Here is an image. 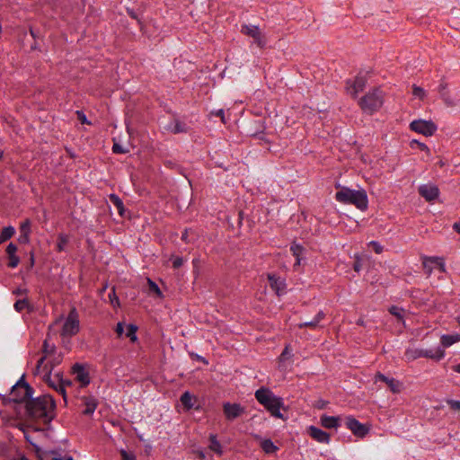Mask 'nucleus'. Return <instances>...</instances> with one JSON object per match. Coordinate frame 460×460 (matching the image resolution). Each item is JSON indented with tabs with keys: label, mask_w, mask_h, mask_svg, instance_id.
Wrapping results in <instances>:
<instances>
[{
	"label": "nucleus",
	"mask_w": 460,
	"mask_h": 460,
	"mask_svg": "<svg viewBox=\"0 0 460 460\" xmlns=\"http://www.w3.org/2000/svg\"><path fill=\"white\" fill-rule=\"evenodd\" d=\"M40 354L33 373L49 378V374L63 361V354L58 351L55 344L49 342V335L43 341Z\"/></svg>",
	"instance_id": "nucleus-1"
},
{
	"label": "nucleus",
	"mask_w": 460,
	"mask_h": 460,
	"mask_svg": "<svg viewBox=\"0 0 460 460\" xmlns=\"http://www.w3.org/2000/svg\"><path fill=\"white\" fill-rule=\"evenodd\" d=\"M55 402L50 395H43L26 402V412L31 420L49 424L54 418Z\"/></svg>",
	"instance_id": "nucleus-2"
},
{
	"label": "nucleus",
	"mask_w": 460,
	"mask_h": 460,
	"mask_svg": "<svg viewBox=\"0 0 460 460\" xmlns=\"http://www.w3.org/2000/svg\"><path fill=\"white\" fill-rule=\"evenodd\" d=\"M255 398L271 416L280 420H286L284 415L280 412V409H284L283 399L275 395L271 390L267 387H261L255 392Z\"/></svg>",
	"instance_id": "nucleus-3"
},
{
	"label": "nucleus",
	"mask_w": 460,
	"mask_h": 460,
	"mask_svg": "<svg viewBox=\"0 0 460 460\" xmlns=\"http://www.w3.org/2000/svg\"><path fill=\"white\" fill-rule=\"evenodd\" d=\"M337 201L343 204L354 205L357 208L365 211L368 207L367 195L365 190H351L342 187L341 190L335 194Z\"/></svg>",
	"instance_id": "nucleus-4"
},
{
	"label": "nucleus",
	"mask_w": 460,
	"mask_h": 460,
	"mask_svg": "<svg viewBox=\"0 0 460 460\" xmlns=\"http://www.w3.org/2000/svg\"><path fill=\"white\" fill-rule=\"evenodd\" d=\"M384 104V94L378 88H374L361 97L358 105L364 113L372 115Z\"/></svg>",
	"instance_id": "nucleus-5"
},
{
	"label": "nucleus",
	"mask_w": 460,
	"mask_h": 460,
	"mask_svg": "<svg viewBox=\"0 0 460 460\" xmlns=\"http://www.w3.org/2000/svg\"><path fill=\"white\" fill-rule=\"evenodd\" d=\"M404 356L408 361H413L420 358H427L435 361H439L445 357V349L440 347H438L435 349L409 348L405 350Z\"/></svg>",
	"instance_id": "nucleus-6"
},
{
	"label": "nucleus",
	"mask_w": 460,
	"mask_h": 460,
	"mask_svg": "<svg viewBox=\"0 0 460 460\" xmlns=\"http://www.w3.org/2000/svg\"><path fill=\"white\" fill-rule=\"evenodd\" d=\"M32 394L33 389L23 380L18 381L16 385L13 386L11 392L12 400L15 402L29 401L28 399L31 397Z\"/></svg>",
	"instance_id": "nucleus-7"
},
{
	"label": "nucleus",
	"mask_w": 460,
	"mask_h": 460,
	"mask_svg": "<svg viewBox=\"0 0 460 460\" xmlns=\"http://www.w3.org/2000/svg\"><path fill=\"white\" fill-rule=\"evenodd\" d=\"M79 316L75 308H72L64 323L61 334L74 336L79 332Z\"/></svg>",
	"instance_id": "nucleus-8"
},
{
	"label": "nucleus",
	"mask_w": 460,
	"mask_h": 460,
	"mask_svg": "<svg viewBox=\"0 0 460 460\" xmlns=\"http://www.w3.org/2000/svg\"><path fill=\"white\" fill-rule=\"evenodd\" d=\"M437 125L432 120L415 119L410 123V129L425 137H431L437 131Z\"/></svg>",
	"instance_id": "nucleus-9"
},
{
	"label": "nucleus",
	"mask_w": 460,
	"mask_h": 460,
	"mask_svg": "<svg viewBox=\"0 0 460 460\" xmlns=\"http://www.w3.org/2000/svg\"><path fill=\"white\" fill-rule=\"evenodd\" d=\"M421 261L424 272L428 277H429L432 274V264H436L440 272H446V266L444 259L442 257L423 255L421 256Z\"/></svg>",
	"instance_id": "nucleus-10"
},
{
	"label": "nucleus",
	"mask_w": 460,
	"mask_h": 460,
	"mask_svg": "<svg viewBox=\"0 0 460 460\" xmlns=\"http://www.w3.org/2000/svg\"><path fill=\"white\" fill-rule=\"evenodd\" d=\"M241 32L245 34L254 40V42L261 49L264 48L266 45V40L263 33L260 31L258 26L254 25H243L241 29Z\"/></svg>",
	"instance_id": "nucleus-11"
},
{
	"label": "nucleus",
	"mask_w": 460,
	"mask_h": 460,
	"mask_svg": "<svg viewBox=\"0 0 460 460\" xmlns=\"http://www.w3.org/2000/svg\"><path fill=\"white\" fill-rule=\"evenodd\" d=\"M223 412L227 420L233 421L241 417L245 412V409L240 403L225 402Z\"/></svg>",
	"instance_id": "nucleus-12"
},
{
	"label": "nucleus",
	"mask_w": 460,
	"mask_h": 460,
	"mask_svg": "<svg viewBox=\"0 0 460 460\" xmlns=\"http://www.w3.org/2000/svg\"><path fill=\"white\" fill-rule=\"evenodd\" d=\"M346 427L357 437L364 438L368 432L369 428L352 416L346 418Z\"/></svg>",
	"instance_id": "nucleus-13"
},
{
	"label": "nucleus",
	"mask_w": 460,
	"mask_h": 460,
	"mask_svg": "<svg viewBox=\"0 0 460 460\" xmlns=\"http://www.w3.org/2000/svg\"><path fill=\"white\" fill-rule=\"evenodd\" d=\"M270 288L279 296L286 293L287 285L285 279L273 273L267 275Z\"/></svg>",
	"instance_id": "nucleus-14"
},
{
	"label": "nucleus",
	"mask_w": 460,
	"mask_h": 460,
	"mask_svg": "<svg viewBox=\"0 0 460 460\" xmlns=\"http://www.w3.org/2000/svg\"><path fill=\"white\" fill-rule=\"evenodd\" d=\"M419 194L427 201L435 200L439 195V190L436 185L424 184L419 187Z\"/></svg>",
	"instance_id": "nucleus-15"
},
{
	"label": "nucleus",
	"mask_w": 460,
	"mask_h": 460,
	"mask_svg": "<svg viewBox=\"0 0 460 460\" xmlns=\"http://www.w3.org/2000/svg\"><path fill=\"white\" fill-rule=\"evenodd\" d=\"M72 372L75 376L82 386H86L90 384V376L88 371L80 364H75L72 367Z\"/></svg>",
	"instance_id": "nucleus-16"
},
{
	"label": "nucleus",
	"mask_w": 460,
	"mask_h": 460,
	"mask_svg": "<svg viewBox=\"0 0 460 460\" xmlns=\"http://www.w3.org/2000/svg\"><path fill=\"white\" fill-rule=\"evenodd\" d=\"M308 434L319 443L328 444L330 442V434L314 426L308 428Z\"/></svg>",
	"instance_id": "nucleus-17"
},
{
	"label": "nucleus",
	"mask_w": 460,
	"mask_h": 460,
	"mask_svg": "<svg viewBox=\"0 0 460 460\" xmlns=\"http://www.w3.org/2000/svg\"><path fill=\"white\" fill-rule=\"evenodd\" d=\"M367 80L364 76H357L352 84L348 86V92L353 97L356 98L358 96V93L362 92L364 88L366 87Z\"/></svg>",
	"instance_id": "nucleus-18"
},
{
	"label": "nucleus",
	"mask_w": 460,
	"mask_h": 460,
	"mask_svg": "<svg viewBox=\"0 0 460 460\" xmlns=\"http://www.w3.org/2000/svg\"><path fill=\"white\" fill-rule=\"evenodd\" d=\"M448 84L444 80H441L439 85H438V93L440 94V97L443 99L446 105L448 107H453L456 105L455 99L451 96L449 91H448Z\"/></svg>",
	"instance_id": "nucleus-19"
},
{
	"label": "nucleus",
	"mask_w": 460,
	"mask_h": 460,
	"mask_svg": "<svg viewBox=\"0 0 460 460\" xmlns=\"http://www.w3.org/2000/svg\"><path fill=\"white\" fill-rule=\"evenodd\" d=\"M325 317V314L323 311H319L318 314L315 315L314 320L309 322H305L297 324V327L299 329L302 328H310V329H316L319 326L320 322H322Z\"/></svg>",
	"instance_id": "nucleus-20"
},
{
	"label": "nucleus",
	"mask_w": 460,
	"mask_h": 460,
	"mask_svg": "<svg viewBox=\"0 0 460 460\" xmlns=\"http://www.w3.org/2000/svg\"><path fill=\"white\" fill-rule=\"evenodd\" d=\"M84 404L85 406L83 413L84 415H91L94 412L97 407V401L93 396H84L83 398Z\"/></svg>",
	"instance_id": "nucleus-21"
},
{
	"label": "nucleus",
	"mask_w": 460,
	"mask_h": 460,
	"mask_svg": "<svg viewBox=\"0 0 460 460\" xmlns=\"http://www.w3.org/2000/svg\"><path fill=\"white\" fill-rule=\"evenodd\" d=\"M339 417L323 415L321 417V424L326 429H333L339 426Z\"/></svg>",
	"instance_id": "nucleus-22"
},
{
	"label": "nucleus",
	"mask_w": 460,
	"mask_h": 460,
	"mask_svg": "<svg viewBox=\"0 0 460 460\" xmlns=\"http://www.w3.org/2000/svg\"><path fill=\"white\" fill-rule=\"evenodd\" d=\"M55 378L57 379V387L56 390L58 394H60L63 396V399L65 402H66V387H65V381L62 377L61 372H56L55 373Z\"/></svg>",
	"instance_id": "nucleus-23"
},
{
	"label": "nucleus",
	"mask_w": 460,
	"mask_h": 460,
	"mask_svg": "<svg viewBox=\"0 0 460 460\" xmlns=\"http://www.w3.org/2000/svg\"><path fill=\"white\" fill-rule=\"evenodd\" d=\"M13 307L19 313L22 312L23 310H28L29 312L32 310L31 305L27 297H23L22 299L17 300L14 303Z\"/></svg>",
	"instance_id": "nucleus-24"
},
{
	"label": "nucleus",
	"mask_w": 460,
	"mask_h": 460,
	"mask_svg": "<svg viewBox=\"0 0 460 460\" xmlns=\"http://www.w3.org/2000/svg\"><path fill=\"white\" fill-rule=\"evenodd\" d=\"M459 341H460L459 334H456V335H447L446 334V335L441 336V345L444 348L450 347L451 345H453L454 343H456Z\"/></svg>",
	"instance_id": "nucleus-25"
},
{
	"label": "nucleus",
	"mask_w": 460,
	"mask_h": 460,
	"mask_svg": "<svg viewBox=\"0 0 460 460\" xmlns=\"http://www.w3.org/2000/svg\"><path fill=\"white\" fill-rule=\"evenodd\" d=\"M181 402L182 403V405L184 406V408L189 411L190 410L192 407H193V401L195 400V398L189 393V392H184L181 396Z\"/></svg>",
	"instance_id": "nucleus-26"
},
{
	"label": "nucleus",
	"mask_w": 460,
	"mask_h": 460,
	"mask_svg": "<svg viewBox=\"0 0 460 460\" xmlns=\"http://www.w3.org/2000/svg\"><path fill=\"white\" fill-rule=\"evenodd\" d=\"M111 202L116 207L119 214L122 217L124 216L125 208L122 200L116 194H111L109 196Z\"/></svg>",
	"instance_id": "nucleus-27"
},
{
	"label": "nucleus",
	"mask_w": 460,
	"mask_h": 460,
	"mask_svg": "<svg viewBox=\"0 0 460 460\" xmlns=\"http://www.w3.org/2000/svg\"><path fill=\"white\" fill-rule=\"evenodd\" d=\"M261 447L266 454L275 453L279 449L270 439H263Z\"/></svg>",
	"instance_id": "nucleus-28"
},
{
	"label": "nucleus",
	"mask_w": 460,
	"mask_h": 460,
	"mask_svg": "<svg viewBox=\"0 0 460 460\" xmlns=\"http://www.w3.org/2000/svg\"><path fill=\"white\" fill-rule=\"evenodd\" d=\"M15 230L13 226H6L2 229L0 234V243L9 240L14 234Z\"/></svg>",
	"instance_id": "nucleus-29"
},
{
	"label": "nucleus",
	"mask_w": 460,
	"mask_h": 460,
	"mask_svg": "<svg viewBox=\"0 0 460 460\" xmlns=\"http://www.w3.org/2000/svg\"><path fill=\"white\" fill-rule=\"evenodd\" d=\"M209 440H210L209 448L212 451L216 452L217 454L221 455L222 454V447H221V444L217 439V436L213 435V434L210 435L209 436Z\"/></svg>",
	"instance_id": "nucleus-30"
},
{
	"label": "nucleus",
	"mask_w": 460,
	"mask_h": 460,
	"mask_svg": "<svg viewBox=\"0 0 460 460\" xmlns=\"http://www.w3.org/2000/svg\"><path fill=\"white\" fill-rule=\"evenodd\" d=\"M290 251L292 252L293 255L296 258V265L300 264L301 261V255L303 253L304 248L302 245L297 243H292L290 247Z\"/></svg>",
	"instance_id": "nucleus-31"
},
{
	"label": "nucleus",
	"mask_w": 460,
	"mask_h": 460,
	"mask_svg": "<svg viewBox=\"0 0 460 460\" xmlns=\"http://www.w3.org/2000/svg\"><path fill=\"white\" fill-rule=\"evenodd\" d=\"M411 89H412V95L414 97L418 98L420 101H424L426 99L427 93L422 87H420L417 84H413L411 86Z\"/></svg>",
	"instance_id": "nucleus-32"
},
{
	"label": "nucleus",
	"mask_w": 460,
	"mask_h": 460,
	"mask_svg": "<svg viewBox=\"0 0 460 460\" xmlns=\"http://www.w3.org/2000/svg\"><path fill=\"white\" fill-rule=\"evenodd\" d=\"M387 386L389 387L392 393L399 394L402 391V384L399 380L391 378Z\"/></svg>",
	"instance_id": "nucleus-33"
},
{
	"label": "nucleus",
	"mask_w": 460,
	"mask_h": 460,
	"mask_svg": "<svg viewBox=\"0 0 460 460\" xmlns=\"http://www.w3.org/2000/svg\"><path fill=\"white\" fill-rule=\"evenodd\" d=\"M68 243V237L67 235L64 234H58V243H57V251L61 252L65 250L66 245Z\"/></svg>",
	"instance_id": "nucleus-34"
},
{
	"label": "nucleus",
	"mask_w": 460,
	"mask_h": 460,
	"mask_svg": "<svg viewBox=\"0 0 460 460\" xmlns=\"http://www.w3.org/2000/svg\"><path fill=\"white\" fill-rule=\"evenodd\" d=\"M137 331V327L136 325H134V324H128L127 326L126 336L128 338H129L132 342H135L137 340V334H136Z\"/></svg>",
	"instance_id": "nucleus-35"
},
{
	"label": "nucleus",
	"mask_w": 460,
	"mask_h": 460,
	"mask_svg": "<svg viewBox=\"0 0 460 460\" xmlns=\"http://www.w3.org/2000/svg\"><path fill=\"white\" fill-rule=\"evenodd\" d=\"M20 234H31V220L25 219L23 222L21 223L19 227Z\"/></svg>",
	"instance_id": "nucleus-36"
},
{
	"label": "nucleus",
	"mask_w": 460,
	"mask_h": 460,
	"mask_svg": "<svg viewBox=\"0 0 460 460\" xmlns=\"http://www.w3.org/2000/svg\"><path fill=\"white\" fill-rule=\"evenodd\" d=\"M108 296H109V301H110L111 305L113 307H119V297L116 295L115 288L114 287L111 288V293L109 294Z\"/></svg>",
	"instance_id": "nucleus-37"
},
{
	"label": "nucleus",
	"mask_w": 460,
	"mask_h": 460,
	"mask_svg": "<svg viewBox=\"0 0 460 460\" xmlns=\"http://www.w3.org/2000/svg\"><path fill=\"white\" fill-rule=\"evenodd\" d=\"M42 380L48 384L49 387L54 389L55 391L58 389L57 387V379L55 378V374L52 376V374H49V378H47L46 376H41Z\"/></svg>",
	"instance_id": "nucleus-38"
},
{
	"label": "nucleus",
	"mask_w": 460,
	"mask_h": 460,
	"mask_svg": "<svg viewBox=\"0 0 460 460\" xmlns=\"http://www.w3.org/2000/svg\"><path fill=\"white\" fill-rule=\"evenodd\" d=\"M147 283L151 291L155 293L158 296H162V292L159 287L152 279H147Z\"/></svg>",
	"instance_id": "nucleus-39"
},
{
	"label": "nucleus",
	"mask_w": 460,
	"mask_h": 460,
	"mask_svg": "<svg viewBox=\"0 0 460 460\" xmlns=\"http://www.w3.org/2000/svg\"><path fill=\"white\" fill-rule=\"evenodd\" d=\"M410 145H411V147H413V146H414V145H417L420 150L425 151V152H426L427 154H429V155L430 154V150H429V147H428V146H427L426 144H424V143H420V142H419L418 140H415V139H414V140H411V144H410Z\"/></svg>",
	"instance_id": "nucleus-40"
},
{
	"label": "nucleus",
	"mask_w": 460,
	"mask_h": 460,
	"mask_svg": "<svg viewBox=\"0 0 460 460\" xmlns=\"http://www.w3.org/2000/svg\"><path fill=\"white\" fill-rule=\"evenodd\" d=\"M174 134L181 133L186 131L185 125L180 122L179 120H175L174 128L172 130Z\"/></svg>",
	"instance_id": "nucleus-41"
},
{
	"label": "nucleus",
	"mask_w": 460,
	"mask_h": 460,
	"mask_svg": "<svg viewBox=\"0 0 460 460\" xmlns=\"http://www.w3.org/2000/svg\"><path fill=\"white\" fill-rule=\"evenodd\" d=\"M112 151L115 154H126L128 152V149L124 148L121 145L118 143H114L112 146Z\"/></svg>",
	"instance_id": "nucleus-42"
},
{
	"label": "nucleus",
	"mask_w": 460,
	"mask_h": 460,
	"mask_svg": "<svg viewBox=\"0 0 460 460\" xmlns=\"http://www.w3.org/2000/svg\"><path fill=\"white\" fill-rule=\"evenodd\" d=\"M9 257V261H8V264L7 266L9 268H15L17 267V265L19 264L20 262V259L18 256L16 255H13V256H8Z\"/></svg>",
	"instance_id": "nucleus-43"
},
{
	"label": "nucleus",
	"mask_w": 460,
	"mask_h": 460,
	"mask_svg": "<svg viewBox=\"0 0 460 460\" xmlns=\"http://www.w3.org/2000/svg\"><path fill=\"white\" fill-rule=\"evenodd\" d=\"M368 245L374 249L376 253L380 254L383 252V246L379 243H377L376 241H371L368 243Z\"/></svg>",
	"instance_id": "nucleus-44"
},
{
	"label": "nucleus",
	"mask_w": 460,
	"mask_h": 460,
	"mask_svg": "<svg viewBox=\"0 0 460 460\" xmlns=\"http://www.w3.org/2000/svg\"><path fill=\"white\" fill-rule=\"evenodd\" d=\"M77 119L80 120L82 124L90 125L91 122L87 119L85 114L82 111H76Z\"/></svg>",
	"instance_id": "nucleus-45"
},
{
	"label": "nucleus",
	"mask_w": 460,
	"mask_h": 460,
	"mask_svg": "<svg viewBox=\"0 0 460 460\" xmlns=\"http://www.w3.org/2000/svg\"><path fill=\"white\" fill-rule=\"evenodd\" d=\"M389 312L396 316L397 318L399 319H402V309L397 307V306H392L390 309H389Z\"/></svg>",
	"instance_id": "nucleus-46"
},
{
	"label": "nucleus",
	"mask_w": 460,
	"mask_h": 460,
	"mask_svg": "<svg viewBox=\"0 0 460 460\" xmlns=\"http://www.w3.org/2000/svg\"><path fill=\"white\" fill-rule=\"evenodd\" d=\"M447 404L450 406L452 410L456 411H460V401L447 400Z\"/></svg>",
	"instance_id": "nucleus-47"
},
{
	"label": "nucleus",
	"mask_w": 460,
	"mask_h": 460,
	"mask_svg": "<svg viewBox=\"0 0 460 460\" xmlns=\"http://www.w3.org/2000/svg\"><path fill=\"white\" fill-rule=\"evenodd\" d=\"M5 251H6V253L8 254V256L15 255V253L17 252V246L15 244H13V243H10L7 245Z\"/></svg>",
	"instance_id": "nucleus-48"
},
{
	"label": "nucleus",
	"mask_w": 460,
	"mask_h": 460,
	"mask_svg": "<svg viewBox=\"0 0 460 460\" xmlns=\"http://www.w3.org/2000/svg\"><path fill=\"white\" fill-rule=\"evenodd\" d=\"M172 267L174 269H178L180 267L182 266L183 264V260L181 257H179V256H176V257H172Z\"/></svg>",
	"instance_id": "nucleus-49"
},
{
	"label": "nucleus",
	"mask_w": 460,
	"mask_h": 460,
	"mask_svg": "<svg viewBox=\"0 0 460 460\" xmlns=\"http://www.w3.org/2000/svg\"><path fill=\"white\" fill-rule=\"evenodd\" d=\"M120 456L123 460H136L135 455L129 454L124 449L120 450Z\"/></svg>",
	"instance_id": "nucleus-50"
},
{
	"label": "nucleus",
	"mask_w": 460,
	"mask_h": 460,
	"mask_svg": "<svg viewBox=\"0 0 460 460\" xmlns=\"http://www.w3.org/2000/svg\"><path fill=\"white\" fill-rule=\"evenodd\" d=\"M375 379H376V381L379 380V381L385 382L386 385H388L389 381L391 380V378H388L387 376H385L384 374H382L380 372H377L376 374Z\"/></svg>",
	"instance_id": "nucleus-51"
},
{
	"label": "nucleus",
	"mask_w": 460,
	"mask_h": 460,
	"mask_svg": "<svg viewBox=\"0 0 460 460\" xmlns=\"http://www.w3.org/2000/svg\"><path fill=\"white\" fill-rule=\"evenodd\" d=\"M15 296H25L27 297L28 290L26 288H18L13 291Z\"/></svg>",
	"instance_id": "nucleus-52"
},
{
	"label": "nucleus",
	"mask_w": 460,
	"mask_h": 460,
	"mask_svg": "<svg viewBox=\"0 0 460 460\" xmlns=\"http://www.w3.org/2000/svg\"><path fill=\"white\" fill-rule=\"evenodd\" d=\"M115 332L119 338H120L124 332V324L122 323H118Z\"/></svg>",
	"instance_id": "nucleus-53"
},
{
	"label": "nucleus",
	"mask_w": 460,
	"mask_h": 460,
	"mask_svg": "<svg viewBox=\"0 0 460 460\" xmlns=\"http://www.w3.org/2000/svg\"><path fill=\"white\" fill-rule=\"evenodd\" d=\"M211 115H216L217 117H220L221 119V121L226 124V118H225V112H224V110L220 109L218 110L216 112H211Z\"/></svg>",
	"instance_id": "nucleus-54"
},
{
	"label": "nucleus",
	"mask_w": 460,
	"mask_h": 460,
	"mask_svg": "<svg viewBox=\"0 0 460 460\" xmlns=\"http://www.w3.org/2000/svg\"><path fill=\"white\" fill-rule=\"evenodd\" d=\"M18 242L21 243H29L30 235L20 234V235L18 237Z\"/></svg>",
	"instance_id": "nucleus-55"
},
{
	"label": "nucleus",
	"mask_w": 460,
	"mask_h": 460,
	"mask_svg": "<svg viewBox=\"0 0 460 460\" xmlns=\"http://www.w3.org/2000/svg\"><path fill=\"white\" fill-rule=\"evenodd\" d=\"M127 13H128V15L131 18L137 20L139 24L142 23L141 21L139 20L138 16L137 15V13L132 9L127 8Z\"/></svg>",
	"instance_id": "nucleus-56"
},
{
	"label": "nucleus",
	"mask_w": 460,
	"mask_h": 460,
	"mask_svg": "<svg viewBox=\"0 0 460 460\" xmlns=\"http://www.w3.org/2000/svg\"><path fill=\"white\" fill-rule=\"evenodd\" d=\"M289 355V345H287L284 349V350L282 351L280 357H279V359L280 360H284L285 358H288V356Z\"/></svg>",
	"instance_id": "nucleus-57"
},
{
	"label": "nucleus",
	"mask_w": 460,
	"mask_h": 460,
	"mask_svg": "<svg viewBox=\"0 0 460 460\" xmlns=\"http://www.w3.org/2000/svg\"><path fill=\"white\" fill-rule=\"evenodd\" d=\"M353 269L355 271L358 272L360 270H361V262H360V259L359 258H357L354 265H353Z\"/></svg>",
	"instance_id": "nucleus-58"
},
{
	"label": "nucleus",
	"mask_w": 460,
	"mask_h": 460,
	"mask_svg": "<svg viewBox=\"0 0 460 460\" xmlns=\"http://www.w3.org/2000/svg\"><path fill=\"white\" fill-rule=\"evenodd\" d=\"M452 370L457 374H460V363L459 364H456V365H454L452 366Z\"/></svg>",
	"instance_id": "nucleus-59"
},
{
	"label": "nucleus",
	"mask_w": 460,
	"mask_h": 460,
	"mask_svg": "<svg viewBox=\"0 0 460 460\" xmlns=\"http://www.w3.org/2000/svg\"><path fill=\"white\" fill-rule=\"evenodd\" d=\"M181 240L184 242H188V230H185L181 235Z\"/></svg>",
	"instance_id": "nucleus-60"
},
{
	"label": "nucleus",
	"mask_w": 460,
	"mask_h": 460,
	"mask_svg": "<svg viewBox=\"0 0 460 460\" xmlns=\"http://www.w3.org/2000/svg\"><path fill=\"white\" fill-rule=\"evenodd\" d=\"M453 228L460 234V223H455Z\"/></svg>",
	"instance_id": "nucleus-61"
},
{
	"label": "nucleus",
	"mask_w": 460,
	"mask_h": 460,
	"mask_svg": "<svg viewBox=\"0 0 460 460\" xmlns=\"http://www.w3.org/2000/svg\"><path fill=\"white\" fill-rule=\"evenodd\" d=\"M69 457H70V456H66V457H61V456H59V457H56V456H54V457L52 458V460H68V459H69Z\"/></svg>",
	"instance_id": "nucleus-62"
},
{
	"label": "nucleus",
	"mask_w": 460,
	"mask_h": 460,
	"mask_svg": "<svg viewBox=\"0 0 460 460\" xmlns=\"http://www.w3.org/2000/svg\"><path fill=\"white\" fill-rule=\"evenodd\" d=\"M198 456L201 459V460H204L205 459V454L202 452V451H199L198 452Z\"/></svg>",
	"instance_id": "nucleus-63"
},
{
	"label": "nucleus",
	"mask_w": 460,
	"mask_h": 460,
	"mask_svg": "<svg viewBox=\"0 0 460 460\" xmlns=\"http://www.w3.org/2000/svg\"><path fill=\"white\" fill-rule=\"evenodd\" d=\"M318 403H319L318 408L323 409V408H324V407H325V405H326V403H327V402H326L322 401V402H319Z\"/></svg>",
	"instance_id": "nucleus-64"
}]
</instances>
